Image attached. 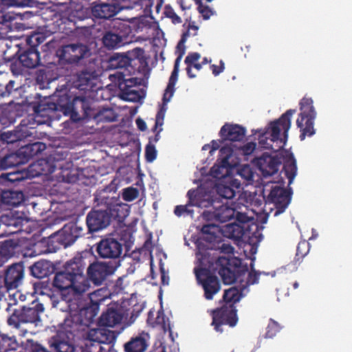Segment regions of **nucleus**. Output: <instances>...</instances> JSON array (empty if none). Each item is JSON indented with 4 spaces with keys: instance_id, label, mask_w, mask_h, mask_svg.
I'll return each mask as SVG.
<instances>
[{
    "instance_id": "obj_33",
    "label": "nucleus",
    "mask_w": 352,
    "mask_h": 352,
    "mask_svg": "<svg viewBox=\"0 0 352 352\" xmlns=\"http://www.w3.org/2000/svg\"><path fill=\"white\" fill-rule=\"evenodd\" d=\"M45 148V144L41 142H36L22 146L19 148V155H22V157L25 162H28L31 158L41 153Z\"/></svg>"
},
{
    "instance_id": "obj_13",
    "label": "nucleus",
    "mask_w": 352,
    "mask_h": 352,
    "mask_svg": "<svg viewBox=\"0 0 352 352\" xmlns=\"http://www.w3.org/2000/svg\"><path fill=\"white\" fill-rule=\"evenodd\" d=\"M194 272L198 283L203 287L204 297L207 300L213 299L214 296L221 289V284L218 278L206 268H195Z\"/></svg>"
},
{
    "instance_id": "obj_48",
    "label": "nucleus",
    "mask_w": 352,
    "mask_h": 352,
    "mask_svg": "<svg viewBox=\"0 0 352 352\" xmlns=\"http://www.w3.org/2000/svg\"><path fill=\"white\" fill-rule=\"evenodd\" d=\"M50 71L47 69H39L36 72V82L39 88H47L50 82Z\"/></svg>"
},
{
    "instance_id": "obj_59",
    "label": "nucleus",
    "mask_w": 352,
    "mask_h": 352,
    "mask_svg": "<svg viewBox=\"0 0 352 352\" xmlns=\"http://www.w3.org/2000/svg\"><path fill=\"white\" fill-rule=\"evenodd\" d=\"M139 195V190L133 187H128L123 190L122 199L126 201H132Z\"/></svg>"
},
{
    "instance_id": "obj_46",
    "label": "nucleus",
    "mask_w": 352,
    "mask_h": 352,
    "mask_svg": "<svg viewBox=\"0 0 352 352\" xmlns=\"http://www.w3.org/2000/svg\"><path fill=\"white\" fill-rule=\"evenodd\" d=\"M1 186H8L9 184H15L24 179L23 173L20 171H14L6 173H1Z\"/></svg>"
},
{
    "instance_id": "obj_38",
    "label": "nucleus",
    "mask_w": 352,
    "mask_h": 352,
    "mask_svg": "<svg viewBox=\"0 0 352 352\" xmlns=\"http://www.w3.org/2000/svg\"><path fill=\"white\" fill-rule=\"evenodd\" d=\"M23 197V194L21 191H12L1 189V204L17 206L22 202Z\"/></svg>"
},
{
    "instance_id": "obj_22",
    "label": "nucleus",
    "mask_w": 352,
    "mask_h": 352,
    "mask_svg": "<svg viewBox=\"0 0 352 352\" xmlns=\"http://www.w3.org/2000/svg\"><path fill=\"white\" fill-rule=\"evenodd\" d=\"M23 276V263H14L10 265L4 273V285L8 291L17 288L21 284Z\"/></svg>"
},
{
    "instance_id": "obj_9",
    "label": "nucleus",
    "mask_w": 352,
    "mask_h": 352,
    "mask_svg": "<svg viewBox=\"0 0 352 352\" xmlns=\"http://www.w3.org/2000/svg\"><path fill=\"white\" fill-rule=\"evenodd\" d=\"M44 307L42 303L33 301L30 307H23L20 309H13V312L8 317V324L19 328L21 323H37L41 322L40 315L43 313Z\"/></svg>"
},
{
    "instance_id": "obj_64",
    "label": "nucleus",
    "mask_w": 352,
    "mask_h": 352,
    "mask_svg": "<svg viewBox=\"0 0 352 352\" xmlns=\"http://www.w3.org/2000/svg\"><path fill=\"white\" fill-rule=\"evenodd\" d=\"M198 12L201 14L204 20H208L212 15V11L208 6L204 5L201 1H199Z\"/></svg>"
},
{
    "instance_id": "obj_43",
    "label": "nucleus",
    "mask_w": 352,
    "mask_h": 352,
    "mask_svg": "<svg viewBox=\"0 0 352 352\" xmlns=\"http://www.w3.org/2000/svg\"><path fill=\"white\" fill-rule=\"evenodd\" d=\"M232 166L231 164H224L217 160V163L210 169V175L218 179L225 178L229 175Z\"/></svg>"
},
{
    "instance_id": "obj_25",
    "label": "nucleus",
    "mask_w": 352,
    "mask_h": 352,
    "mask_svg": "<svg viewBox=\"0 0 352 352\" xmlns=\"http://www.w3.org/2000/svg\"><path fill=\"white\" fill-rule=\"evenodd\" d=\"M85 267V258L82 255L77 254L65 263L63 270L67 273L69 276L74 278L78 283H80V279H85L83 276Z\"/></svg>"
},
{
    "instance_id": "obj_20",
    "label": "nucleus",
    "mask_w": 352,
    "mask_h": 352,
    "mask_svg": "<svg viewBox=\"0 0 352 352\" xmlns=\"http://www.w3.org/2000/svg\"><path fill=\"white\" fill-rule=\"evenodd\" d=\"M188 198V204L190 206H197L199 208H209L214 204H219L212 199L210 192L203 188L190 189L187 192Z\"/></svg>"
},
{
    "instance_id": "obj_29",
    "label": "nucleus",
    "mask_w": 352,
    "mask_h": 352,
    "mask_svg": "<svg viewBox=\"0 0 352 352\" xmlns=\"http://www.w3.org/2000/svg\"><path fill=\"white\" fill-rule=\"evenodd\" d=\"M19 62L27 68H34L39 65L41 58L40 53L37 49L30 48L24 50L19 56Z\"/></svg>"
},
{
    "instance_id": "obj_6",
    "label": "nucleus",
    "mask_w": 352,
    "mask_h": 352,
    "mask_svg": "<svg viewBox=\"0 0 352 352\" xmlns=\"http://www.w3.org/2000/svg\"><path fill=\"white\" fill-rule=\"evenodd\" d=\"M292 190L275 186L272 189L265 199L264 210L267 217H277L283 213L292 200Z\"/></svg>"
},
{
    "instance_id": "obj_19",
    "label": "nucleus",
    "mask_w": 352,
    "mask_h": 352,
    "mask_svg": "<svg viewBox=\"0 0 352 352\" xmlns=\"http://www.w3.org/2000/svg\"><path fill=\"white\" fill-rule=\"evenodd\" d=\"M253 162L264 177L276 174L281 164L278 157L267 153H263L261 157L255 158Z\"/></svg>"
},
{
    "instance_id": "obj_51",
    "label": "nucleus",
    "mask_w": 352,
    "mask_h": 352,
    "mask_svg": "<svg viewBox=\"0 0 352 352\" xmlns=\"http://www.w3.org/2000/svg\"><path fill=\"white\" fill-rule=\"evenodd\" d=\"M200 58L201 54L198 52H190L186 57L184 63L186 65L187 75L190 78L196 77V75L191 72V65L197 63Z\"/></svg>"
},
{
    "instance_id": "obj_11",
    "label": "nucleus",
    "mask_w": 352,
    "mask_h": 352,
    "mask_svg": "<svg viewBox=\"0 0 352 352\" xmlns=\"http://www.w3.org/2000/svg\"><path fill=\"white\" fill-rule=\"evenodd\" d=\"M90 54L88 46L80 43L65 45L56 50L59 60L70 64L77 63Z\"/></svg>"
},
{
    "instance_id": "obj_41",
    "label": "nucleus",
    "mask_w": 352,
    "mask_h": 352,
    "mask_svg": "<svg viewBox=\"0 0 352 352\" xmlns=\"http://www.w3.org/2000/svg\"><path fill=\"white\" fill-rule=\"evenodd\" d=\"M133 79H128L119 85L124 98L127 100H135L138 96V91L133 89Z\"/></svg>"
},
{
    "instance_id": "obj_18",
    "label": "nucleus",
    "mask_w": 352,
    "mask_h": 352,
    "mask_svg": "<svg viewBox=\"0 0 352 352\" xmlns=\"http://www.w3.org/2000/svg\"><path fill=\"white\" fill-rule=\"evenodd\" d=\"M63 98L62 96L58 98L57 102L51 101L50 98H45L38 102L33 107L36 117L47 118V120L54 118L56 111H61L60 106L63 105Z\"/></svg>"
},
{
    "instance_id": "obj_60",
    "label": "nucleus",
    "mask_w": 352,
    "mask_h": 352,
    "mask_svg": "<svg viewBox=\"0 0 352 352\" xmlns=\"http://www.w3.org/2000/svg\"><path fill=\"white\" fill-rule=\"evenodd\" d=\"M14 296L15 294H13V296ZM8 297L10 298L9 300L6 297L5 294H1V308L4 307L6 311L9 314L10 311H11L12 307L16 305L17 300L15 298V297L12 298L11 295L10 294H8Z\"/></svg>"
},
{
    "instance_id": "obj_58",
    "label": "nucleus",
    "mask_w": 352,
    "mask_h": 352,
    "mask_svg": "<svg viewBox=\"0 0 352 352\" xmlns=\"http://www.w3.org/2000/svg\"><path fill=\"white\" fill-rule=\"evenodd\" d=\"M94 118H98L100 120L104 122H113L116 120L113 111L111 109L100 111L99 113H95Z\"/></svg>"
},
{
    "instance_id": "obj_53",
    "label": "nucleus",
    "mask_w": 352,
    "mask_h": 352,
    "mask_svg": "<svg viewBox=\"0 0 352 352\" xmlns=\"http://www.w3.org/2000/svg\"><path fill=\"white\" fill-rule=\"evenodd\" d=\"M45 40V36L42 33L36 32L29 36L26 39V42L30 48L37 49V47L43 43Z\"/></svg>"
},
{
    "instance_id": "obj_27",
    "label": "nucleus",
    "mask_w": 352,
    "mask_h": 352,
    "mask_svg": "<svg viewBox=\"0 0 352 352\" xmlns=\"http://www.w3.org/2000/svg\"><path fill=\"white\" fill-rule=\"evenodd\" d=\"M150 336L148 333L142 332L132 337L124 344L125 352H146L149 345Z\"/></svg>"
},
{
    "instance_id": "obj_2",
    "label": "nucleus",
    "mask_w": 352,
    "mask_h": 352,
    "mask_svg": "<svg viewBox=\"0 0 352 352\" xmlns=\"http://www.w3.org/2000/svg\"><path fill=\"white\" fill-rule=\"evenodd\" d=\"M215 265L224 284L240 283L241 290H245L251 285L257 284L262 274L252 269V270L249 272L248 265L244 264L241 258L234 256H219Z\"/></svg>"
},
{
    "instance_id": "obj_40",
    "label": "nucleus",
    "mask_w": 352,
    "mask_h": 352,
    "mask_svg": "<svg viewBox=\"0 0 352 352\" xmlns=\"http://www.w3.org/2000/svg\"><path fill=\"white\" fill-rule=\"evenodd\" d=\"M25 163L22 157V155H19V149L15 153H11L1 157V169H6L8 167L16 166L21 164Z\"/></svg>"
},
{
    "instance_id": "obj_37",
    "label": "nucleus",
    "mask_w": 352,
    "mask_h": 352,
    "mask_svg": "<svg viewBox=\"0 0 352 352\" xmlns=\"http://www.w3.org/2000/svg\"><path fill=\"white\" fill-rule=\"evenodd\" d=\"M130 64V58L126 54L115 53L108 60V68L110 69L126 68Z\"/></svg>"
},
{
    "instance_id": "obj_62",
    "label": "nucleus",
    "mask_w": 352,
    "mask_h": 352,
    "mask_svg": "<svg viewBox=\"0 0 352 352\" xmlns=\"http://www.w3.org/2000/svg\"><path fill=\"white\" fill-rule=\"evenodd\" d=\"M309 251V244L305 241L300 242L298 244L296 248V259L297 261L302 258Z\"/></svg>"
},
{
    "instance_id": "obj_55",
    "label": "nucleus",
    "mask_w": 352,
    "mask_h": 352,
    "mask_svg": "<svg viewBox=\"0 0 352 352\" xmlns=\"http://www.w3.org/2000/svg\"><path fill=\"white\" fill-rule=\"evenodd\" d=\"M233 148L228 145H224L219 150V158L218 161H221L224 164H230L229 159L233 155Z\"/></svg>"
},
{
    "instance_id": "obj_15",
    "label": "nucleus",
    "mask_w": 352,
    "mask_h": 352,
    "mask_svg": "<svg viewBox=\"0 0 352 352\" xmlns=\"http://www.w3.org/2000/svg\"><path fill=\"white\" fill-rule=\"evenodd\" d=\"M116 267L117 265L110 262H94L87 269V278L95 285H100Z\"/></svg>"
},
{
    "instance_id": "obj_17",
    "label": "nucleus",
    "mask_w": 352,
    "mask_h": 352,
    "mask_svg": "<svg viewBox=\"0 0 352 352\" xmlns=\"http://www.w3.org/2000/svg\"><path fill=\"white\" fill-rule=\"evenodd\" d=\"M221 232L226 238L243 241L249 240L255 234V232H252V226L250 225L245 227L236 223H228L222 226Z\"/></svg>"
},
{
    "instance_id": "obj_34",
    "label": "nucleus",
    "mask_w": 352,
    "mask_h": 352,
    "mask_svg": "<svg viewBox=\"0 0 352 352\" xmlns=\"http://www.w3.org/2000/svg\"><path fill=\"white\" fill-rule=\"evenodd\" d=\"M106 203L108 204V209L107 210L110 214V221L113 219L119 222H122L129 215V210L127 204Z\"/></svg>"
},
{
    "instance_id": "obj_45",
    "label": "nucleus",
    "mask_w": 352,
    "mask_h": 352,
    "mask_svg": "<svg viewBox=\"0 0 352 352\" xmlns=\"http://www.w3.org/2000/svg\"><path fill=\"white\" fill-rule=\"evenodd\" d=\"M16 214H18L13 211H8L6 214H1V224L6 227L14 226L18 228V226H22L23 219Z\"/></svg>"
},
{
    "instance_id": "obj_44",
    "label": "nucleus",
    "mask_w": 352,
    "mask_h": 352,
    "mask_svg": "<svg viewBox=\"0 0 352 352\" xmlns=\"http://www.w3.org/2000/svg\"><path fill=\"white\" fill-rule=\"evenodd\" d=\"M283 170L285 171V176L289 179V184H291L297 173L296 161L292 154L285 162Z\"/></svg>"
},
{
    "instance_id": "obj_61",
    "label": "nucleus",
    "mask_w": 352,
    "mask_h": 352,
    "mask_svg": "<svg viewBox=\"0 0 352 352\" xmlns=\"http://www.w3.org/2000/svg\"><path fill=\"white\" fill-rule=\"evenodd\" d=\"M157 157V151L154 145L149 143L145 148V158L147 162H153Z\"/></svg>"
},
{
    "instance_id": "obj_5",
    "label": "nucleus",
    "mask_w": 352,
    "mask_h": 352,
    "mask_svg": "<svg viewBox=\"0 0 352 352\" xmlns=\"http://www.w3.org/2000/svg\"><path fill=\"white\" fill-rule=\"evenodd\" d=\"M73 315L72 320H65L64 331L49 340V346L54 352H74L73 341L75 338H80L84 336L87 325L82 322L77 314Z\"/></svg>"
},
{
    "instance_id": "obj_10",
    "label": "nucleus",
    "mask_w": 352,
    "mask_h": 352,
    "mask_svg": "<svg viewBox=\"0 0 352 352\" xmlns=\"http://www.w3.org/2000/svg\"><path fill=\"white\" fill-rule=\"evenodd\" d=\"M184 55V52H181L175 60L173 70L172 71L167 87L163 95L162 106L157 111L155 116V129L159 125L161 126L164 124L165 113L167 109L166 104L170 100L175 93V86L178 79L179 63Z\"/></svg>"
},
{
    "instance_id": "obj_31",
    "label": "nucleus",
    "mask_w": 352,
    "mask_h": 352,
    "mask_svg": "<svg viewBox=\"0 0 352 352\" xmlns=\"http://www.w3.org/2000/svg\"><path fill=\"white\" fill-rule=\"evenodd\" d=\"M120 10V8L115 3H101L92 8V14L98 19H108L113 17Z\"/></svg>"
},
{
    "instance_id": "obj_39",
    "label": "nucleus",
    "mask_w": 352,
    "mask_h": 352,
    "mask_svg": "<svg viewBox=\"0 0 352 352\" xmlns=\"http://www.w3.org/2000/svg\"><path fill=\"white\" fill-rule=\"evenodd\" d=\"M238 287H232L228 289H226L223 296V298L226 302V305H233L239 302L243 296L245 290H241L240 283H238Z\"/></svg>"
},
{
    "instance_id": "obj_30",
    "label": "nucleus",
    "mask_w": 352,
    "mask_h": 352,
    "mask_svg": "<svg viewBox=\"0 0 352 352\" xmlns=\"http://www.w3.org/2000/svg\"><path fill=\"white\" fill-rule=\"evenodd\" d=\"M123 315L113 308H108L98 320V325L104 327H113L121 323Z\"/></svg>"
},
{
    "instance_id": "obj_26",
    "label": "nucleus",
    "mask_w": 352,
    "mask_h": 352,
    "mask_svg": "<svg viewBox=\"0 0 352 352\" xmlns=\"http://www.w3.org/2000/svg\"><path fill=\"white\" fill-rule=\"evenodd\" d=\"M245 129L239 124L226 123L219 131V135L223 141L239 142L245 135Z\"/></svg>"
},
{
    "instance_id": "obj_4",
    "label": "nucleus",
    "mask_w": 352,
    "mask_h": 352,
    "mask_svg": "<svg viewBox=\"0 0 352 352\" xmlns=\"http://www.w3.org/2000/svg\"><path fill=\"white\" fill-rule=\"evenodd\" d=\"M296 112V109H289L278 119L270 122L258 136L259 145L275 153L282 150L288 139L292 117Z\"/></svg>"
},
{
    "instance_id": "obj_49",
    "label": "nucleus",
    "mask_w": 352,
    "mask_h": 352,
    "mask_svg": "<svg viewBox=\"0 0 352 352\" xmlns=\"http://www.w3.org/2000/svg\"><path fill=\"white\" fill-rule=\"evenodd\" d=\"M19 347V343L14 336L9 337L1 333V352L15 351Z\"/></svg>"
},
{
    "instance_id": "obj_52",
    "label": "nucleus",
    "mask_w": 352,
    "mask_h": 352,
    "mask_svg": "<svg viewBox=\"0 0 352 352\" xmlns=\"http://www.w3.org/2000/svg\"><path fill=\"white\" fill-rule=\"evenodd\" d=\"M217 192L219 197L227 200L232 199L236 194L235 190L232 186L222 184L217 186Z\"/></svg>"
},
{
    "instance_id": "obj_35",
    "label": "nucleus",
    "mask_w": 352,
    "mask_h": 352,
    "mask_svg": "<svg viewBox=\"0 0 352 352\" xmlns=\"http://www.w3.org/2000/svg\"><path fill=\"white\" fill-rule=\"evenodd\" d=\"M56 168V166L50 164L47 160L40 159L30 166V171L32 173V177H36L42 175L52 174Z\"/></svg>"
},
{
    "instance_id": "obj_8",
    "label": "nucleus",
    "mask_w": 352,
    "mask_h": 352,
    "mask_svg": "<svg viewBox=\"0 0 352 352\" xmlns=\"http://www.w3.org/2000/svg\"><path fill=\"white\" fill-rule=\"evenodd\" d=\"M299 105L300 113L296 120V124L300 131V139L302 141L306 137H311L315 134L314 120L317 113L311 98L303 97Z\"/></svg>"
},
{
    "instance_id": "obj_42",
    "label": "nucleus",
    "mask_w": 352,
    "mask_h": 352,
    "mask_svg": "<svg viewBox=\"0 0 352 352\" xmlns=\"http://www.w3.org/2000/svg\"><path fill=\"white\" fill-rule=\"evenodd\" d=\"M49 267L50 264L47 261H37L30 267V272L33 276L37 278H43L48 275Z\"/></svg>"
},
{
    "instance_id": "obj_24",
    "label": "nucleus",
    "mask_w": 352,
    "mask_h": 352,
    "mask_svg": "<svg viewBox=\"0 0 352 352\" xmlns=\"http://www.w3.org/2000/svg\"><path fill=\"white\" fill-rule=\"evenodd\" d=\"M117 335L115 331L99 326L98 328L90 329L87 333V338L90 342L104 344L108 347V345H113L115 342Z\"/></svg>"
},
{
    "instance_id": "obj_14",
    "label": "nucleus",
    "mask_w": 352,
    "mask_h": 352,
    "mask_svg": "<svg viewBox=\"0 0 352 352\" xmlns=\"http://www.w3.org/2000/svg\"><path fill=\"white\" fill-rule=\"evenodd\" d=\"M131 32L129 25L120 23L119 25L107 31L102 38L104 46L109 50H113L123 46L128 43L129 35Z\"/></svg>"
},
{
    "instance_id": "obj_3",
    "label": "nucleus",
    "mask_w": 352,
    "mask_h": 352,
    "mask_svg": "<svg viewBox=\"0 0 352 352\" xmlns=\"http://www.w3.org/2000/svg\"><path fill=\"white\" fill-rule=\"evenodd\" d=\"M85 234V228L82 223L78 221L69 222L62 229L52 234L47 238L46 243L48 247L46 250H39L43 243L41 241L34 243L32 248L27 250L23 253V256L34 257L42 253L55 252L60 249L61 246L67 248L72 245L78 238L84 236Z\"/></svg>"
},
{
    "instance_id": "obj_32",
    "label": "nucleus",
    "mask_w": 352,
    "mask_h": 352,
    "mask_svg": "<svg viewBox=\"0 0 352 352\" xmlns=\"http://www.w3.org/2000/svg\"><path fill=\"white\" fill-rule=\"evenodd\" d=\"M89 295L92 306L87 309L85 312L87 313L90 311V318L92 319L97 314L96 310L98 309L99 305L109 297V292L106 288H100L89 293Z\"/></svg>"
},
{
    "instance_id": "obj_36",
    "label": "nucleus",
    "mask_w": 352,
    "mask_h": 352,
    "mask_svg": "<svg viewBox=\"0 0 352 352\" xmlns=\"http://www.w3.org/2000/svg\"><path fill=\"white\" fill-rule=\"evenodd\" d=\"M19 240L7 239L1 241V262L3 258L14 256L20 251Z\"/></svg>"
},
{
    "instance_id": "obj_16",
    "label": "nucleus",
    "mask_w": 352,
    "mask_h": 352,
    "mask_svg": "<svg viewBox=\"0 0 352 352\" xmlns=\"http://www.w3.org/2000/svg\"><path fill=\"white\" fill-rule=\"evenodd\" d=\"M110 223V214L106 210H91L86 217V225L89 233L102 230Z\"/></svg>"
},
{
    "instance_id": "obj_12",
    "label": "nucleus",
    "mask_w": 352,
    "mask_h": 352,
    "mask_svg": "<svg viewBox=\"0 0 352 352\" xmlns=\"http://www.w3.org/2000/svg\"><path fill=\"white\" fill-rule=\"evenodd\" d=\"M237 310L233 305H224L221 308L212 311V325L216 331L222 333L221 326L228 324L230 327H234L238 322Z\"/></svg>"
},
{
    "instance_id": "obj_7",
    "label": "nucleus",
    "mask_w": 352,
    "mask_h": 352,
    "mask_svg": "<svg viewBox=\"0 0 352 352\" xmlns=\"http://www.w3.org/2000/svg\"><path fill=\"white\" fill-rule=\"evenodd\" d=\"M62 98L63 102L60 108L64 115L70 116L76 120L90 118L96 116L89 99L84 96H75L71 100L67 94L63 95Z\"/></svg>"
},
{
    "instance_id": "obj_56",
    "label": "nucleus",
    "mask_w": 352,
    "mask_h": 352,
    "mask_svg": "<svg viewBox=\"0 0 352 352\" xmlns=\"http://www.w3.org/2000/svg\"><path fill=\"white\" fill-rule=\"evenodd\" d=\"M281 329V327L280 324L273 319H270L269 323L267 324L266 332L265 334V338H274L277 333L280 331Z\"/></svg>"
},
{
    "instance_id": "obj_21",
    "label": "nucleus",
    "mask_w": 352,
    "mask_h": 352,
    "mask_svg": "<svg viewBox=\"0 0 352 352\" xmlns=\"http://www.w3.org/2000/svg\"><path fill=\"white\" fill-rule=\"evenodd\" d=\"M96 250L101 258H118L122 252V245L113 238H107L98 243Z\"/></svg>"
},
{
    "instance_id": "obj_63",
    "label": "nucleus",
    "mask_w": 352,
    "mask_h": 352,
    "mask_svg": "<svg viewBox=\"0 0 352 352\" xmlns=\"http://www.w3.org/2000/svg\"><path fill=\"white\" fill-rule=\"evenodd\" d=\"M164 13L166 17L170 18L174 24H178L182 22L181 17L175 12L170 6H166Z\"/></svg>"
},
{
    "instance_id": "obj_23",
    "label": "nucleus",
    "mask_w": 352,
    "mask_h": 352,
    "mask_svg": "<svg viewBox=\"0 0 352 352\" xmlns=\"http://www.w3.org/2000/svg\"><path fill=\"white\" fill-rule=\"evenodd\" d=\"M1 51L3 59L6 63H10V70L14 74L19 73L16 69V63L19 61L16 55L20 51L17 44H13L12 41L1 36Z\"/></svg>"
},
{
    "instance_id": "obj_1",
    "label": "nucleus",
    "mask_w": 352,
    "mask_h": 352,
    "mask_svg": "<svg viewBox=\"0 0 352 352\" xmlns=\"http://www.w3.org/2000/svg\"><path fill=\"white\" fill-rule=\"evenodd\" d=\"M53 286L63 292L60 299H51L53 307L69 312L71 316L82 311V296L90 287L87 279H83L81 283H78L62 269L55 274Z\"/></svg>"
},
{
    "instance_id": "obj_47",
    "label": "nucleus",
    "mask_w": 352,
    "mask_h": 352,
    "mask_svg": "<svg viewBox=\"0 0 352 352\" xmlns=\"http://www.w3.org/2000/svg\"><path fill=\"white\" fill-rule=\"evenodd\" d=\"M91 74L88 72L82 71L78 74L75 85L78 89L87 90L91 87Z\"/></svg>"
},
{
    "instance_id": "obj_50",
    "label": "nucleus",
    "mask_w": 352,
    "mask_h": 352,
    "mask_svg": "<svg viewBox=\"0 0 352 352\" xmlns=\"http://www.w3.org/2000/svg\"><path fill=\"white\" fill-rule=\"evenodd\" d=\"M221 230V228L214 223L205 224L201 228V232L203 234L207 235L206 240L208 241H213L217 237V233Z\"/></svg>"
},
{
    "instance_id": "obj_57",
    "label": "nucleus",
    "mask_w": 352,
    "mask_h": 352,
    "mask_svg": "<svg viewBox=\"0 0 352 352\" xmlns=\"http://www.w3.org/2000/svg\"><path fill=\"white\" fill-rule=\"evenodd\" d=\"M237 175L242 179H244L247 182L253 180L254 172L252 168L248 164L241 166L237 170Z\"/></svg>"
},
{
    "instance_id": "obj_28",
    "label": "nucleus",
    "mask_w": 352,
    "mask_h": 352,
    "mask_svg": "<svg viewBox=\"0 0 352 352\" xmlns=\"http://www.w3.org/2000/svg\"><path fill=\"white\" fill-rule=\"evenodd\" d=\"M219 204L213 206L214 211L212 212L214 219L221 223L226 222L234 217L236 213L235 204L229 206L226 204Z\"/></svg>"
},
{
    "instance_id": "obj_54",
    "label": "nucleus",
    "mask_w": 352,
    "mask_h": 352,
    "mask_svg": "<svg viewBox=\"0 0 352 352\" xmlns=\"http://www.w3.org/2000/svg\"><path fill=\"white\" fill-rule=\"evenodd\" d=\"M1 143L13 144L21 140V135L18 131L1 132Z\"/></svg>"
}]
</instances>
